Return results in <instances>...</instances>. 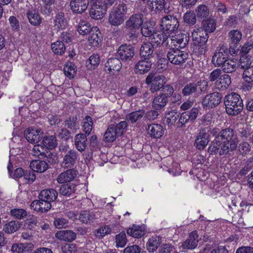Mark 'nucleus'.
Returning <instances> with one entry per match:
<instances>
[{"mask_svg": "<svg viewBox=\"0 0 253 253\" xmlns=\"http://www.w3.org/2000/svg\"><path fill=\"white\" fill-rule=\"evenodd\" d=\"M222 143L221 154H229L236 149L239 143L237 135L233 128L228 127L220 131L216 137Z\"/></svg>", "mask_w": 253, "mask_h": 253, "instance_id": "obj_1", "label": "nucleus"}, {"mask_svg": "<svg viewBox=\"0 0 253 253\" xmlns=\"http://www.w3.org/2000/svg\"><path fill=\"white\" fill-rule=\"evenodd\" d=\"M226 113L231 116H237L241 113L244 104L240 95L232 92L226 95L224 99Z\"/></svg>", "mask_w": 253, "mask_h": 253, "instance_id": "obj_2", "label": "nucleus"}, {"mask_svg": "<svg viewBox=\"0 0 253 253\" xmlns=\"http://www.w3.org/2000/svg\"><path fill=\"white\" fill-rule=\"evenodd\" d=\"M126 0H122L120 4L111 9L108 21L110 25L118 26L122 24L125 20V15L129 11Z\"/></svg>", "mask_w": 253, "mask_h": 253, "instance_id": "obj_3", "label": "nucleus"}, {"mask_svg": "<svg viewBox=\"0 0 253 253\" xmlns=\"http://www.w3.org/2000/svg\"><path fill=\"white\" fill-rule=\"evenodd\" d=\"M192 37L195 43L197 45L198 52L200 54H204L208 50L206 43L209 35L202 28L195 29L192 33Z\"/></svg>", "mask_w": 253, "mask_h": 253, "instance_id": "obj_4", "label": "nucleus"}, {"mask_svg": "<svg viewBox=\"0 0 253 253\" xmlns=\"http://www.w3.org/2000/svg\"><path fill=\"white\" fill-rule=\"evenodd\" d=\"M166 77L153 71L151 72L145 79V83L150 85V90L155 92L160 90L166 83Z\"/></svg>", "mask_w": 253, "mask_h": 253, "instance_id": "obj_5", "label": "nucleus"}, {"mask_svg": "<svg viewBox=\"0 0 253 253\" xmlns=\"http://www.w3.org/2000/svg\"><path fill=\"white\" fill-rule=\"evenodd\" d=\"M160 25L163 33L169 34L177 30L179 24L176 16L169 14L162 18Z\"/></svg>", "mask_w": 253, "mask_h": 253, "instance_id": "obj_6", "label": "nucleus"}, {"mask_svg": "<svg viewBox=\"0 0 253 253\" xmlns=\"http://www.w3.org/2000/svg\"><path fill=\"white\" fill-rule=\"evenodd\" d=\"M167 58L171 64L182 66L188 58V54L180 49L170 48L167 53Z\"/></svg>", "mask_w": 253, "mask_h": 253, "instance_id": "obj_7", "label": "nucleus"}, {"mask_svg": "<svg viewBox=\"0 0 253 253\" xmlns=\"http://www.w3.org/2000/svg\"><path fill=\"white\" fill-rule=\"evenodd\" d=\"M189 40V38L187 34L182 33H179L172 36L169 35L167 46H173L175 47H177L176 48L183 49L188 44Z\"/></svg>", "mask_w": 253, "mask_h": 253, "instance_id": "obj_8", "label": "nucleus"}, {"mask_svg": "<svg viewBox=\"0 0 253 253\" xmlns=\"http://www.w3.org/2000/svg\"><path fill=\"white\" fill-rule=\"evenodd\" d=\"M222 95L215 91L207 94L202 100V104L204 109H210L218 106L221 102Z\"/></svg>", "mask_w": 253, "mask_h": 253, "instance_id": "obj_9", "label": "nucleus"}, {"mask_svg": "<svg viewBox=\"0 0 253 253\" xmlns=\"http://www.w3.org/2000/svg\"><path fill=\"white\" fill-rule=\"evenodd\" d=\"M229 57V50L224 45L218 47L213 54L212 63L215 67H220Z\"/></svg>", "mask_w": 253, "mask_h": 253, "instance_id": "obj_10", "label": "nucleus"}, {"mask_svg": "<svg viewBox=\"0 0 253 253\" xmlns=\"http://www.w3.org/2000/svg\"><path fill=\"white\" fill-rule=\"evenodd\" d=\"M117 57L122 61L128 62L134 55V48L131 45H121L117 50Z\"/></svg>", "mask_w": 253, "mask_h": 253, "instance_id": "obj_11", "label": "nucleus"}, {"mask_svg": "<svg viewBox=\"0 0 253 253\" xmlns=\"http://www.w3.org/2000/svg\"><path fill=\"white\" fill-rule=\"evenodd\" d=\"M25 14L29 23L35 26H39L42 23V18L38 10L35 6L27 5L25 10Z\"/></svg>", "mask_w": 253, "mask_h": 253, "instance_id": "obj_12", "label": "nucleus"}, {"mask_svg": "<svg viewBox=\"0 0 253 253\" xmlns=\"http://www.w3.org/2000/svg\"><path fill=\"white\" fill-rule=\"evenodd\" d=\"M78 157V153L76 151L70 149L63 157L61 167L65 169L73 168L76 164Z\"/></svg>", "mask_w": 253, "mask_h": 253, "instance_id": "obj_13", "label": "nucleus"}, {"mask_svg": "<svg viewBox=\"0 0 253 253\" xmlns=\"http://www.w3.org/2000/svg\"><path fill=\"white\" fill-rule=\"evenodd\" d=\"M67 169L60 173L56 178V181L59 184L69 183L74 180L78 174L77 169L73 168Z\"/></svg>", "mask_w": 253, "mask_h": 253, "instance_id": "obj_14", "label": "nucleus"}, {"mask_svg": "<svg viewBox=\"0 0 253 253\" xmlns=\"http://www.w3.org/2000/svg\"><path fill=\"white\" fill-rule=\"evenodd\" d=\"M24 135L28 142L36 143H38L42 137V132L41 129L31 127L25 130Z\"/></svg>", "mask_w": 253, "mask_h": 253, "instance_id": "obj_15", "label": "nucleus"}, {"mask_svg": "<svg viewBox=\"0 0 253 253\" xmlns=\"http://www.w3.org/2000/svg\"><path fill=\"white\" fill-rule=\"evenodd\" d=\"M143 23V15L142 14H133L126 21L125 28L139 29Z\"/></svg>", "mask_w": 253, "mask_h": 253, "instance_id": "obj_16", "label": "nucleus"}, {"mask_svg": "<svg viewBox=\"0 0 253 253\" xmlns=\"http://www.w3.org/2000/svg\"><path fill=\"white\" fill-rule=\"evenodd\" d=\"M210 141V135L206 130L203 129L197 134L194 145L199 150H203Z\"/></svg>", "mask_w": 253, "mask_h": 253, "instance_id": "obj_17", "label": "nucleus"}, {"mask_svg": "<svg viewBox=\"0 0 253 253\" xmlns=\"http://www.w3.org/2000/svg\"><path fill=\"white\" fill-rule=\"evenodd\" d=\"M204 84L206 85H208V83L205 81H200L197 83H190L186 84L182 90V93L184 96L195 95L198 90V87L201 86Z\"/></svg>", "mask_w": 253, "mask_h": 253, "instance_id": "obj_18", "label": "nucleus"}, {"mask_svg": "<svg viewBox=\"0 0 253 253\" xmlns=\"http://www.w3.org/2000/svg\"><path fill=\"white\" fill-rule=\"evenodd\" d=\"M88 4V0H71L70 5L73 12L81 14L86 10Z\"/></svg>", "mask_w": 253, "mask_h": 253, "instance_id": "obj_19", "label": "nucleus"}, {"mask_svg": "<svg viewBox=\"0 0 253 253\" xmlns=\"http://www.w3.org/2000/svg\"><path fill=\"white\" fill-rule=\"evenodd\" d=\"M151 66L152 63L148 59H141L135 65L134 72L136 74H144L150 70Z\"/></svg>", "mask_w": 253, "mask_h": 253, "instance_id": "obj_20", "label": "nucleus"}, {"mask_svg": "<svg viewBox=\"0 0 253 253\" xmlns=\"http://www.w3.org/2000/svg\"><path fill=\"white\" fill-rule=\"evenodd\" d=\"M231 84L230 76L227 74H224L217 81L214 83V86L215 89L219 91H224L229 87Z\"/></svg>", "mask_w": 253, "mask_h": 253, "instance_id": "obj_21", "label": "nucleus"}, {"mask_svg": "<svg viewBox=\"0 0 253 253\" xmlns=\"http://www.w3.org/2000/svg\"><path fill=\"white\" fill-rule=\"evenodd\" d=\"M30 206L34 211L41 212H46L51 209V203L40 199L33 201Z\"/></svg>", "mask_w": 253, "mask_h": 253, "instance_id": "obj_22", "label": "nucleus"}, {"mask_svg": "<svg viewBox=\"0 0 253 253\" xmlns=\"http://www.w3.org/2000/svg\"><path fill=\"white\" fill-rule=\"evenodd\" d=\"M57 195L58 193L55 189H46L41 191L39 198L40 200L51 203L57 199Z\"/></svg>", "mask_w": 253, "mask_h": 253, "instance_id": "obj_23", "label": "nucleus"}, {"mask_svg": "<svg viewBox=\"0 0 253 253\" xmlns=\"http://www.w3.org/2000/svg\"><path fill=\"white\" fill-rule=\"evenodd\" d=\"M198 235L196 231L192 232L188 238L183 242L182 247L185 249H194L196 248L199 242Z\"/></svg>", "mask_w": 253, "mask_h": 253, "instance_id": "obj_24", "label": "nucleus"}, {"mask_svg": "<svg viewBox=\"0 0 253 253\" xmlns=\"http://www.w3.org/2000/svg\"><path fill=\"white\" fill-rule=\"evenodd\" d=\"M106 12L105 7L102 4H92L89 10V14L93 19H100L103 17Z\"/></svg>", "mask_w": 253, "mask_h": 253, "instance_id": "obj_25", "label": "nucleus"}, {"mask_svg": "<svg viewBox=\"0 0 253 253\" xmlns=\"http://www.w3.org/2000/svg\"><path fill=\"white\" fill-rule=\"evenodd\" d=\"M96 218L94 212L87 210L81 211L79 216V220L82 223L87 225L92 224Z\"/></svg>", "mask_w": 253, "mask_h": 253, "instance_id": "obj_26", "label": "nucleus"}, {"mask_svg": "<svg viewBox=\"0 0 253 253\" xmlns=\"http://www.w3.org/2000/svg\"><path fill=\"white\" fill-rule=\"evenodd\" d=\"M146 129L148 134L155 138H160L164 133L163 126L159 124L148 125Z\"/></svg>", "mask_w": 253, "mask_h": 253, "instance_id": "obj_27", "label": "nucleus"}, {"mask_svg": "<svg viewBox=\"0 0 253 253\" xmlns=\"http://www.w3.org/2000/svg\"><path fill=\"white\" fill-rule=\"evenodd\" d=\"M77 190L76 184L69 183L62 185L59 189V193L66 197H75Z\"/></svg>", "mask_w": 253, "mask_h": 253, "instance_id": "obj_28", "label": "nucleus"}, {"mask_svg": "<svg viewBox=\"0 0 253 253\" xmlns=\"http://www.w3.org/2000/svg\"><path fill=\"white\" fill-rule=\"evenodd\" d=\"M87 140L85 134L80 133L75 135L74 138L75 145L79 151L82 152L85 150L87 145Z\"/></svg>", "mask_w": 253, "mask_h": 253, "instance_id": "obj_29", "label": "nucleus"}, {"mask_svg": "<svg viewBox=\"0 0 253 253\" xmlns=\"http://www.w3.org/2000/svg\"><path fill=\"white\" fill-rule=\"evenodd\" d=\"M55 237L60 240L71 242L76 239L77 233L70 230H61L55 234Z\"/></svg>", "mask_w": 253, "mask_h": 253, "instance_id": "obj_30", "label": "nucleus"}, {"mask_svg": "<svg viewBox=\"0 0 253 253\" xmlns=\"http://www.w3.org/2000/svg\"><path fill=\"white\" fill-rule=\"evenodd\" d=\"M102 39L101 34L97 27H93L92 31L90 33L88 41L92 46H97L101 42Z\"/></svg>", "mask_w": 253, "mask_h": 253, "instance_id": "obj_31", "label": "nucleus"}, {"mask_svg": "<svg viewBox=\"0 0 253 253\" xmlns=\"http://www.w3.org/2000/svg\"><path fill=\"white\" fill-rule=\"evenodd\" d=\"M30 167L32 170L40 173L44 172L49 168L47 162L39 160L32 161Z\"/></svg>", "mask_w": 253, "mask_h": 253, "instance_id": "obj_32", "label": "nucleus"}, {"mask_svg": "<svg viewBox=\"0 0 253 253\" xmlns=\"http://www.w3.org/2000/svg\"><path fill=\"white\" fill-rule=\"evenodd\" d=\"M154 45L150 42H144L140 47V55L145 59H148L152 57L154 52Z\"/></svg>", "mask_w": 253, "mask_h": 253, "instance_id": "obj_33", "label": "nucleus"}, {"mask_svg": "<svg viewBox=\"0 0 253 253\" xmlns=\"http://www.w3.org/2000/svg\"><path fill=\"white\" fill-rule=\"evenodd\" d=\"M145 233V228L143 225L134 224L132 227L128 228L127 230L128 235L136 238H141Z\"/></svg>", "mask_w": 253, "mask_h": 253, "instance_id": "obj_34", "label": "nucleus"}, {"mask_svg": "<svg viewBox=\"0 0 253 253\" xmlns=\"http://www.w3.org/2000/svg\"><path fill=\"white\" fill-rule=\"evenodd\" d=\"M121 60L118 58H110L105 63V68L110 72L119 71L122 67Z\"/></svg>", "mask_w": 253, "mask_h": 253, "instance_id": "obj_35", "label": "nucleus"}, {"mask_svg": "<svg viewBox=\"0 0 253 253\" xmlns=\"http://www.w3.org/2000/svg\"><path fill=\"white\" fill-rule=\"evenodd\" d=\"M222 71L225 73H232L236 71L238 67L236 60L228 58L220 66Z\"/></svg>", "mask_w": 253, "mask_h": 253, "instance_id": "obj_36", "label": "nucleus"}, {"mask_svg": "<svg viewBox=\"0 0 253 253\" xmlns=\"http://www.w3.org/2000/svg\"><path fill=\"white\" fill-rule=\"evenodd\" d=\"M118 132L115 128V124L109 125L104 135V140L108 142H112L119 136Z\"/></svg>", "mask_w": 253, "mask_h": 253, "instance_id": "obj_37", "label": "nucleus"}, {"mask_svg": "<svg viewBox=\"0 0 253 253\" xmlns=\"http://www.w3.org/2000/svg\"><path fill=\"white\" fill-rule=\"evenodd\" d=\"M222 143L216 137L215 140L210 145L208 149V152L211 155H216L218 153L220 156L227 155L228 154H221L220 153L221 148H222Z\"/></svg>", "mask_w": 253, "mask_h": 253, "instance_id": "obj_38", "label": "nucleus"}, {"mask_svg": "<svg viewBox=\"0 0 253 253\" xmlns=\"http://www.w3.org/2000/svg\"><path fill=\"white\" fill-rule=\"evenodd\" d=\"M54 27L58 29H64L67 25V21L65 18L64 13L58 12L55 16L54 20Z\"/></svg>", "mask_w": 253, "mask_h": 253, "instance_id": "obj_39", "label": "nucleus"}, {"mask_svg": "<svg viewBox=\"0 0 253 253\" xmlns=\"http://www.w3.org/2000/svg\"><path fill=\"white\" fill-rule=\"evenodd\" d=\"M168 99L164 94H160L155 97L152 102V106L156 110H161L168 103Z\"/></svg>", "mask_w": 253, "mask_h": 253, "instance_id": "obj_40", "label": "nucleus"}, {"mask_svg": "<svg viewBox=\"0 0 253 253\" xmlns=\"http://www.w3.org/2000/svg\"><path fill=\"white\" fill-rule=\"evenodd\" d=\"M168 40V36L166 35L165 33L163 32L162 33L158 34L155 32V33L152 37L151 41L150 42L152 43V44L154 45L155 44H156L157 45H158L164 43H165L167 45Z\"/></svg>", "mask_w": 253, "mask_h": 253, "instance_id": "obj_41", "label": "nucleus"}, {"mask_svg": "<svg viewBox=\"0 0 253 253\" xmlns=\"http://www.w3.org/2000/svg\"><path fill=\"white\" fill-rule=\"evenodd\" d=\"M77 30L80 35H86L92 31V27L86 21L81 20L78 25Z\"/></svg>", "mask_w": 253, "mask_h": 253, "instance_id": "obj_42", "label": "nucleus"}, {"mask_svg": "<svg viewBox=\"0 0 253 253\" xmlns=\"http://www.w3.org/2000/svg\"><path fill=\"white\" fill-rule=\"evenodd\" d=\"M42 143L46 150L53 149L57 145L56 138L54 135L43 137Z\"/></svg>", "mask_w": 253, "mask_h": 253, "instance_id": "obj_43", "label": "nucleus"}, {"mask_svg": "<svg viewBox=\"0 0 253 253\" xmlns=\"http://www.w3.org/2000/svg\"><path fill=\"white\" fill-rule=\"evenodd\" d=\"M161 239L159 237L153 236L149 239L147 243V249L149 252H154L159 247L161 244Z\"/></svg>", "mask_w": 253, "mask_h": 253, "instance_id": "obj_44", "label": "nucleus"}, {"mask_svg": "<svg viewBox=\"0 0 253 253\" xmlns=\"http://www.w3.org/2000/svg\"><path fill=\"white\" fill-rule=\"evenodd\" d=\"M202 29L207 33H212L215 30L216 24L213 19L203 20L202 23Z\"/></svg>", "mask_w": 253, "mask_h": 253, "instance_id": "obj_45", "label": "nucleus"}, {"mask_svg": "<svg viewBox=\"0 0 253 253\" xmlns=\"http://www.w3.org/2000/svg\"><path fill=\"white\" fill-rule=\"evenodd\" d=\"M145 111L143 110L132 112L126 116L127 120L130 121L132 123H135L140 120L144 115Z\"/></svg>", "mask_w": 253, "mask_h": 253, "instance_id": "obj_46", "label": "nucleus"}, {"mask_svg": "<svg viewBox=\"0 0 253 253\" xmlns=\"http://www.w3.org/2000/svg\"><path fill=\"white\" fill-rule=\"evenodd\" d=\"M111 231V228L109 226L105 225L95 230L94 232V234L96 238L100 239L106 235L110 234Z\"/></svg>", "mask_w": 253, "mask_h": 253, "instance_id": "obj_47", "label": "nucleus"}, {"mask_svg": "<svg viewBox=\"0 0 253 253\" xmlns=\"http://www.w3.org/2000/svg\"><path fill=\"white\" fill-rule=\"evenodd\" d=\"M20 227L18 221H11L4 225L3 230L5 233L10 234L17 231Z\"/></svg>", "mask_w": 253, "mask_h": 253, "instance_id": "obj_48", "label": "nucleus"}, {"mask_svg": "<svg viewBox=\"0 0 253 253\" xmlns=\"http://www.w3.org/2000/svg\"><path fill=\"white\" fill-rule=\"evenodd\" d=\"M116 246L117 248L124 247L127 242L126 238V234L125 232H121L120 233L117 234L115 236Z\"/></svg>", "mask_w": 253, "mask_h": 253, "instance_id": "obj_49", "label": "nucleus"}, {"mask_svg": "<svg viewBox=\"0 0 253 253\" xmlns=\"http://www.w3.org/2000/svg\"><path fill=\"white\" fill-rule=\"evenodd\" d=\"M165 0H152L149 4L151 11H161L165 8Z\"/></svg>", "mask_w": 253, "mask_h": 253, "instance_id": "obj_50", "label": "nucleus"}, {"mask_svg": "<svg viewBox=\"0 0 253 253\" xmlns=\"http://www.w3.org/2000/svg\"><path fill=\"white\" fill-rule=\"evenodd\" d=\"M46 150L44 147L40 144L35 145L32 150H31V154L32 155L41 157V158H43L44 156H46L45 151Z\"/></svg>", "mask_w": 253, "mask_h": 253, "instance_id": "obj_51", "label": "nucleus"}, {"mask_svg": "<svg viewBox=\"0 0 253 253\" xmlns=\"http://www.w3.org/2000/svg\"><path fill=\"white\" fill-rule=\"evenodd\" d=\"M228 37L232 43L237 44L242 39V34L238 30H234L229 32Z\"/></svg>", "mask_w": 253, "mask_h": 253, "instance_id": "obj_52", "label": "nucleus"}, {"mask_svg": "<svg viewBox=\"0 0 253 253\" xmlns=\"http://www.w3.org/2000/svg\"><path fill=\"white\" fill-rule=\"evenodd\" d=\"M196 15L198 18H206L209 15L208 7L205 4L199 5L196 9Z\"/></svg>", "mask_w": 253, "mask_h": 253, "instance_id": "obj_53", "label": "nucleus"}, {"mask_svg": "<svg viewBox=\"0 0 253 253\" xmlns=\"http://www.w3.org/2000/svg\"><path fill=\"white\" fill-rule=\"evenodd\" d=\"M179 117V114L178 112L176 110H172L166 114V122L169 125H173Z\"/></svg>", "mask_w": 253, "mask_h": 253, "instance_id": "obj_54", "label": "nucleus"}, {"mask_svg": "<svg viewBox=\"0 0 253 253\" xmlns=\"http://www.w3.org/2000/svg\"><path fill=\"white\" fill-rule=\"evenodd\" d=\"M51 49L55 53L62 54L65 50V45L63 42L57 41L51 44Z\"/></svg>", "mask_w": 253, "mask_h": 253, "instance_id": "obj_55", "label": "nucleus"}, {"mask_svg": "<svg viewBox=\"0 0 253 253\" xmlns=\"http://www.w3.org/2000/svg\"><path fill=\"white\" fill-rule=\"evenodd\" d=\"M251 59L248 56L242 54L237 63L238 67L245 70L251 66Z\"/></svg>", "mask_w": 253, "mask_h": 253, "instance_id": "obj_56", "label": "nucleus"}, {"mask_svg": "<svg viewBox=\"0 0 253 253\" xmlns=\"http://www.w3.org/2000/svg\"><path fill=\"white\" fill-rule=\"evenodd\" d=\"M168 59H167L165 57L160 58L155 65L157 71L161 73L166 70L168 68Z\"/></svg>", "mask_w": 253, "mask_h": 253, "instance_id": "obj_57", "label": "nucleus"}, {"mask_svg": "<svg viewBox=\"0 0 253 253\" xmlns=\"http://www.w3.org/2000/svg\"><path fill=\"white\" fill-rule=\"evenodd\" d=\"M92 125L93 122L92 118L89 116H86L84 123L83 131L87 135L91 132L92 128Z\"/></svg>", "mask_w": 253, "mask_h": 253, "instance_id": "obj_58", "label": "nucleus"}, {"mask_svg": "<svg viewBox=\"0 0 253 253\" xmlns=\"http://www.w3.org/2000/svg\"><path fill=\"white\" fill-rule=\"evenodd\" d=\"M141 27V34L145 37H152L155 33L154 28L152 26H148L146 23L142 24Z\"/></svg>", "mask_w": 253, "mask_h": 253, "instance_id": "obj_59", "label": "nucleus"}, {"mask_svg": "<svg viewBox=\"0 0 253 253\" xmlns=\"http://www.w3.org/2000/svg\"><path fill=\"white\" fill-rule=\"evenodd\" d=\"M183 19L185 23L189 25H194L196 23V15L193 11H187L183 16Z\"/></svg>", "mask_w": 253, "mask_h": 253, "instance_id": "obj_60", "label": "nucleus"}, {"mask_svg": "<svg viewBox=\"0 0 253 253\" xmlns=\"http://www.w3.org/2000/svg\"><path fill=\"white\" fill-rule=\"evenodd\" d=\"M252 49H253V37L248 39L243 44L241 49V53L246 55Z\"/></svg>", "mask_w": 253, "mask_h": 253, "instance_id": "obj_61", "label": "nucleus"}, {"mask_svg": "<svg viewBox=\"0 0 253 253\" xmlns=\"http://www.w3.org/2000/svg\"><path fill=\"white\" fill-rule=\"evenodd\" d=\"M222 70L217 68L213 70L208 75V80L210 82H215L217 81L222 75Z\"/></svg>", "mask_w": 253, "mask_h": 253, "instance_id": "obj_62", "label": "nucleus"}, {"mask_svg": "<svg viewBox=\"0 0 253 253\" xmlns=\"http://www.w3.org/2000/svg\"><path fill=\"white\" fill-rule=\"evenodd\" d=\"M10 212L12 216L18 219H23L27 215L26 211L22 209H12Z\"/></svg>", "mask_w": 253, "mask_h": 253, "instance_id": "obj_63", "label": "nucleus"}, {"mask_svg": "<svg viewBox=\"0 0 253 253\" xmlns=\"http://www.w3.org/2000/svg\"><path fill=\"white\" fill-rule=\"evenodd\" d=\"M244 80L248 83L253 82V66L245 69L243 74Z\"/></svg>", "mask_w": 253, "mask_h": 253, "instance_id": "obj_64", "label": "nucleus"}]
</instances>
